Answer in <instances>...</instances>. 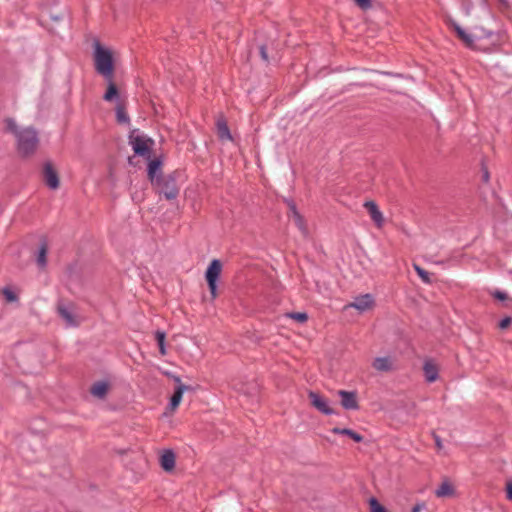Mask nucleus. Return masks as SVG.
<instances>
[{
    "mask_svg": "<svg viewBox=\"0 0 512 512\" xmlns=\"http://www.w3.org/2000/svg\"><path fill=\"white\" fill-rule=\"evenodd\" d=\"M4 125L5 131L15 137L17 152L21 157H30L36 152L39 138L34 128L20 127L12 118L5 119Z\"/></svg>",
    "mask_w": 512,
    "mask_h": 512,
    "instance_id": "f257e3e1",
    "label": "nucleus"
},
{
    "mask_svg": "<svg viewBox=\"0 0 512 512\" xmlns=\"http://www.w3.org/2000/svg\"><path fill=\"white\" fill-rule=\"evenodd\" d=\"M94 66L95 70L105 79L113 78L114 64L112 50L102 46L100 42H94Z\"/></svg>",
    "mask_w": 512,
    "mask_h": 512,
    "instance_id": "f03ea898",
    "label": "nucleus"
},
{
    "mask_svg": "<svg viewBox=\"0 0 512 512\" xmlns=\"http://www.w3.org/2000/svg\"><path fill=\"white\" fill-rule=\"evenodd\" d=\"M222 271V264L218 259H214L209 264L205 278L208 283V287L212 296V299L217 297V279L220 276Z\"/></svg>",
    "mask_w": 512,
    "mask_h": 512,
    "instance_id": "7ed1b4c3",
    "label": "nucleus"
},
{
    "mask_svg": "<svg viewBox=\"0 0 512 512\" xmlns=\"http://www.w3.org/2000/svg\"><path fill=\"white\" fill-rule=\"evenodd\" d=\"M160 194H163L167 200L175 199L179 194V186L172 175L163 177L160 185H155Z\"/></svg>",
    "mask_w": 512,
    "mask_h": 512,
    "instance_id": "20e7f679",
    "label": "nucleus"
},
{
    "mask_svg": "<svg viewBox=\"0 0 512 512\" xmlns=\"http://www.w3.org/2000/svg\"><path fill=\"white\" fill-rule=\"evenodd\" d=\"M375 307L374 297L367 293L364 295H359L354 298V300L344 306V310H348L349 308H354L358 310L360 313H364L367 311L373 310Z\"/></svg>",
    "mask_w": 512,
    "mask_h": 512,
    "instance_id": "39448f33",
    "label": "nucleus"
},
{
    "mask_svg": "<svg viewBox=\"0 0 512 512\" xmlns=\"http://www.w3.org/2000/svg\"><path fill=\"white\" fill-rule=\"evenodd\" d=\"M57 311L67 326H78L81 322L80 317L75 313L73 304L59 303Z\"/></svg>",
    "mask_w": 512,
    "mask_h": 512,
    "instance_id": "423d86ee",
    "label": "nucleus"
},
{
    "mask_svg": "<svg viewBox=\"0 0 512 512\" xmlns=\"http://www.w3.org/2000/svg\"><path fill=\"white\" fill-rule=\"evenodd\" d=\"M153 141L146 136L136 135L131 137V145L135 154L149 157Z\"/></svg>",
    "mask_w": 512,
    "mask_h": 512,
    "instance_id": "0eeeda50",
    "label": "nucleus"
},
{
    "mask_svg": "<svg viewBox=\"0 0 512 512\" xmlns=\"http://www.w3.org/2000/svg\"><path fill=\"white\" fill-rule=\"evenodd\" d=\"M308 398L311 405L323 414L331 415L334 410L330 407L328 400L317 392L310 391Z\"/></svg>",
    "mask_w": 512,
    "mask_h": 512,
    "instance_id": "6e6552de",
    "label": "nucleus"
},
{
    "mask_svg": "<svg viewBox=\"0 0 512 512\" xmlns=\"http://www.w3.org/2000/svg\"><path fill=\"white\" fill-rule=\"evenodd\" d=\"M43 179H44L45 184L50 189L55 190V189L59 188L60 181H59L58 173L50 162H47L44 164Z\"/></svg>",
    "mask_w": 512,
    "mask_h": 512,
    "instance_id": "1a4fd4ad",
    "label": "nucleus"
},
{
    "mask_svg": "<svg viewBox=\"0 0 512 512\" xmlns=\"http://www.w3.org/2000/svg\"><path fill=\"white\" fill-rule=\"evenodd\" d=\"M288 217L304 236L308 235V227L306 222L293 203H289Z\"/></svg>",
    "mask_w": 512,
    "mask_h": 512,
    "instance_id": "9d476101",
    "label": "nucleus"
},
{
    "mask_svg": "<svg viewBox=\"0 0 512 512\" xmlns=\"http://www.w3.org/2000/svg\"><path fill=\"white\" fill-rule=\"evenodd\" d=\"M363 206L369 213L376 226L381 228L384 225V216L379 210L378 205L374 201H366Z\"/></svg>",
    "mask_w": 512,
    "mask_h": 512,
    "instance_id": "9b49d317",
    "label": "nucleus"
},
{
    "mask_svg": "<svg viewBox=\"0 0 512 512\" xmlns=\"http://www.w3.org/2000/svg\"><path fill=\"white\" fill-rule=\"evenodd\" d=\"M338 395L341 397V405L343 406V408L348 410L358 409L356 392L339 390Z\"/></svg>",
    "mask_w": 512,
    "mask_h": 512,
    "instance_id": "f8f14e48",
    "label": "nucleus"
},
{
    "mask_svg": "<svg viewBox=\"0 0 512 512\" xmlns=\"http://www.w3.org/2000/svg\"><path fill=\"white\" fill-rule=\"evenodd\" d=\"M423 372L427 382H435L438 379L439 365L434 360L427 359L424 362Z\"/></svg>",
    "mask_w": 512,
    "mask_h": 512,
    "instance_id": "ddd939ff",
    "label": "nucleus"
},
{
    "mask_svg": "<svg viewBox=\"0 0 512 512\" xmlns=\"http://www.w3.org/2000/svg\"><path fill=\"white\" fill-rule=\"evenodd\" d=\"M148 177L152 185H160L161 176V162L157 159L151 160L148 164Z\"/></svg>",
    "mask_w": 512,
    "mask_h": 512,
    "instance_id": "4468645a",
    "label": "nucleus"
},
{
    "mask_svg": "<svg viewBox=\"0 0 512 512\" xmlns=\"http://www.w3.org/2000/svg\"><path fill=\"white\" fill-rule=\"evenodd\" d=\"M175 380L178 383V385L175 388V391L170 399V404H169L170 409L172 411H175L178 408V406L180 405V403L182 401L184 392L189 389L188 386L181 383L179 378H176Z\"/></svg>",
    "mask_w": 512,
    "mask_h": 512,
    "instance_id": "2eb2a0df",
    "label": "nucleus"
},
{
    "mask_svg": "<svg viewBox=\"0 0 512 512\" xmlns=\"http://www.w3.org/2000/svg\"><path fill=\"white\" fill-rule=\"evenodd\" d=\"M394 359L386 357H377L372 362V367L378 372H390L394 369Z\"/></svg>",
    "mask_w": 512,
    "mask_h": 512,
    "instance_id": "dca6fc26",
    "label": "nucleus"
},
{
    "mask_svg": "<svg viewBox=\"0 0 512 512\" xmlns=\"http://www.w3.org/2000/svg\"><path fill=\"white\" fill-rule=\"evenodd\" d=\"M453 30L456 32L458 38L467 46L472 47L474 44L473 36L467 33L460 25L457 23L451 24Z\"/></svg>",
    "mask_w": 512,
    "mask_h": 512,
    "instance_id": "f3484780",
    "label": "nucleus"
},
{
    "mask_svg": "<svg viewBox=\"0 0 512 512\" xmlns=\"http://www.w3.org/2000/svg\"><path fill=\"white\" fill-rule=\"evenodd\" d=\"M160 463L165 471H172L175 467V454L171 450L164 451Z\"/></svg>",
    "mask_w": 512,
    "mask_h": 512,
    "instance_id": "a211bd4d",
    "label": "nucleus"
},
{
    "mask_svg": "<svg viewBox=\"0 0 512 512\" xmlns=\"http://www.w3.org/2000/svg\"><path fill=\"white\" fill-rule=\"evenodd\" d=\"M455 493L454 486L450 481L444 480L438 489L435 491V495L439 498L451 497Z\"/></svg>",
    "mask_w": 512,
    "mask_h": 512,
    "instance_id": "6ab92c4d",
    "label": "nucleus"
},
{
    "mask_svg": "<svg viewBox=\"0 0 512 512\" xmlns=\"http://www.w3.org/2000/svg\"><path fill=\"white\" fill-rule=\"evenodd\" d=\"M217 133L219 138L222 140H232V136L230 134L227 123L223 118H219L217 120Z\"/></svg>",
    "mask_w": 512,
    "mask_h": 512,
    "instance_id": "aec40b11",
    "label": "nucleus"
},
{
    "mask_svg": "<svg viewBox=\"0 0 512 512\" xmlns=\"http://www.w3.org/2000/svg\"><path fill=\"white\" fill-rule=\"evenodd\" d=\"M109 389V385L106 382H97L91 387V394L97 398H104Z\"/></svg>",
    "mask_w": 512,
    "mask_h": 512,
    "instance_id": "412c9836",
    "label": "nucleus"
},
{
    "mask_svg": "<svg viewBox=\"0 0 512 512\" xmlns=\"http://www.w3.org/2000/svg\"><path fill=\"white\" fill-rule=\"evenodd\" d=\"M106 80L108 81V87H107V91L104 94L103 98L105 101L110 102L118 96V89H117L115 83L113 82V78L106 79Z\"/></svg>",
    "mask_w": 512,
    "mask_h": 512,
    "instance_id": "4be33fe9",
    "label": "nucleus"
},
{
    "mask_svg": "<svg viewBox=\"0 0 512 512\" xmlns=\"http://www.w3.org/2000/svg\"><path fill=\"white\" fill-rule=\"evenodd\" d=\"M332 432L335 433V434H342V435H346L348 437H350L351 439H353L355 442H361L363 441V436L356 433L355 431L351 430V429H347V428H333L332 429Z\"/></svg>",
    "mask_w": 512,
    "mask_h": 512,
    "instance_id": "5701e85b",
    "label": "nucleus"
},
{
    "mask_svg": "<svg viewBox=\"0 0 512 512\" xmlns=\"http://www.w3.org/2000/svg\"><path fill=\"white\" fill-rule=\"evenodd\" d=\"M47 252H48V247L45 243H43L39 249V253H38V256H37V264L40 266V267H44L46 265V262H47Z\"/></svg>",
    "mask_w": 512,
    "mask_h": 512,
    "instance_id": "b1692460",
    "label": "nucleus"
},
{
    "mask_svg": "<svg viewBox=\"0 0 512 512\" xmlns=\"http://www.w3.org/2000/svg\"><path fill=\"white\" fill-rule=\"evenodd\" d=\"M165 338H166L165 332L160 331V330L156 331L155 339L158 342L159 351H160L161 355H166Z\"/></svg>",
    "mask_w": 512,
    "mask_h": 512,
    "instance_id": "393cba45",
    "label": "nucleus"
},
{
    "mask_svg": "<svg viewBox=\"0 0 512 512\" xmlns=\"http://www.w3.org/2000/svg\"><path fill=\"white\" fill-rule=\"evenodd\" d=\"M286 317L299 323H305L308 320V315L305 312H290L286 314Z\"/></svg>",
    "mask_w": 512,
    "mask_h": 512,
    "instance_id": "a878e982",
    "label": "nucleus"
},
{
    "mask_svg": "<svg viewBox=\"0 0 512 512\" xmlns=\"http://www.w3.org/2000/svg\"><path fill=\"white\" fill-rule=\"evenodd\" d=\"M414 269L417 272L418 276L422 279L423 282L431 283L430 274L427 271H425L423 268H421L420 266H418L416 264H414Z\"/></svg>",
    "mask_w": 512,
    "mask_h": 512,
    "instance_id": "bb28decb",
    "label": "nucleus"
},
{
    "mask_svg": "<svg viewBox=\"0 0 512 512\" xmlns=\"http://www.w3.org/2000/svg\"><path fill=\"white\" fill-rule=\"evenodd\" d=\"M370 512H386V509L381 505L375 498H371L369 501Z\"/></svg>",
    "mask_w": 512,
    "mask_h": 512,
    "instance_id": "cd10ccee",
    "label": "nucleus"
},
{
    "mask_svg": "<svg viewBox=\"0 0 512 512\" xmlns=\"http://www.w3.org/2000/svg\"><path fill=\"white\" fill-rule=\"evenodd\" d=\"M116 115H117V120L118 122L120 123H126L128 121V116L124 110V108L122 107H117L116 109Z\"/></svg>",
    "mask_w": 512,
    "mask_h": 512,
    "instance_id": "c85d7f7f",
    "label": "nucleus"
},
{
    "mask_svg": "<svg viewBox=\"0 0 512 512\" xmlns=\"http://www.w3.org/2000/svg\"><path fill=\"white\" fill-rule=\"evenodd\" d=\"M355 3L361 7L362 9H367V8H370L371 7V2L370 0H354Z\"/></svg>",
    "mask_w": 512,
    "mask_h": 512,
    "instance_id": "c756f323",
    "label": "nucleus"
},
{
    "mask_svg": "<svg viewBox=\"0 0 512 512\" xmlns=\"http://www.w3.org/2000/svg\"><path fill=\"white\" fill-rule=\"evenodd\" d=\"M512 323V318L511 317H506L504 319L501 320V322L499 323V327L501 329H505L507 328L510 324Z\"/></svg>",
    "mask_w": 512,
    "mask_h": 512,
    "instance_id": "7c9ffc66",
    "label": "nucleus"
},
{
    "mask_svg": "<svg viewBox=\"0 0 512 512\" xmlns=\"http://www.w3.org/2000/svg\"><path fill=\"white\" fill-rule=\"evenodd\" d=\"M506 494H507V498L512 501V481L511 480L506 482Z\"/></svg>",
    "mask_w": 512,
    "mask_h": 512,
    "instance_id": "2f4dec72",
    "label": "nucleus"
},
{
    "mask_svg": "<svg viewBox=\"0 0 512 512\" xmlns=\"http://www.w3.org/2000/svg\"><path fill=\"white\" fill-rule=\"evenodd\" d=\"M3 294L5 295L6 299L10 302L16 300V296L14 295V293L8 289L4 290Z\"/></svg>",
    "mask_w": 512,
    "mask_h": 512,
    "instance_id": "473e14b6",
    "label": "nucleus"
},
{
    "mask_svg": "<svg viewBox=\"0 0 512 512\" xmlns=\"http://www.w3.org/2000/svg\"><path fill=\"white\" fill-rule=\"evenodd\" d=\"M434 439H435L436 447H437L439 450H440V449H442L443 444H442V441H441L440 437H439V436H437V435H435V436H434Z\"/></svg>",
    "mask_w": 512,
    "mask_h": 512,
    "instance_id": "72a5a7b5",
    "label": "nucleus"
},
{
    "mask_svg": "<svg viewBox=\"0 0 512 512\" xmlns=\"http://www.w3.org/2000/svg\"><path fill=\"white\" fill-rule=\"evenodd\" d=\"M260 54H261L262 59L268 60V55H267V51H266L265 47L260 48Z\"/></svg>",
    "mask_w": 512,
    "mask_h": 512,
    "instance_id": "f704fd0d",
    "label": "nucleus"
},
{
    "mask_svg": "<svg viewBox=\"0 0 512 512\" xmlns=\"http://www.w3.org/2000/svg\"><path fill=\"white\" fill-rule=\"evenodd\" d=\"M494 296L497 298V299H500V300H504L506 299V294L503 293V292H500V291H497Z\"/></svg>",
    "mask_w": 512,
    "mask_h": 512,
    "instance_id": "c9c22d12",
    "label": "nucleus"
},
{
    "mask_svg": "<svg viewBox=\"0 0 512 512\" xmlns=\"http://www.w3.org/2000/svg\"><path fill=\"white\" fill-rule=\"evenodd\" d=\"M423 508H424V504H416L412 508L411 512H420Z\"/></svg>",
    "mask_w": 512,
    "mask_h": 512,
    "instance_id": "e433bc0d",
    "label": "nucleus"
},
{
    "mask_svg": "<svg viewBox=\"0 0 512 512\" xmlns=\"http://www.w3.org/2000/svg\"><path fill=\"white\" fill-rule=\"evenodd\" d=\"M483 178H484V180H485V181H488L489 174H488V172H487V171H485V172H484V174H483Z\"/></svg>",
    "mask_w": 512,
    "mask_h": 512,
    "instance_id": "4c0bfd02",
    "label": "nucleus"
}]
</instances>
